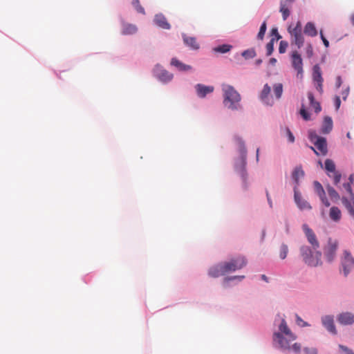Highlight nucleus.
<instances>
[{
  "label": "nucleus",
  "mask_w": 354,
  "mask_h": 354,
  "mask_svg": "<svg viewBox=\"0 0 354 354\" xmlns=\"http://www.w3.org/2000/svg\"><path fill=\"white\" fill-rule=\"evenodd\" d=\"M232 46L230 44H223L215 47L213 50L216 53H225L232 49Z\"/></svg>",
  "instance_id": "35"
},
{
  "label": "nucleus",
  "mask_w": 354,
  "mask_h": 354,
  "mask_svg": "<svg viewBox=\"0 0 354 354\" xmlns=\"http://www.w3.org/2000/svg\"><path fill=\"white\" fill-rule=\"evenodd\" d=\"M351 19L352 24L354 26V14L352 15Z\"/></svg>",
  "instance_id": "64"
},
{
  "label": "nucleus",
  "mask_w": 354,
  "mask_h": 354,
  "mask_svg": "<svg viewBox=\"0 0 354 354\" xmlns=\"http://www.w3.org/2000/svg\"><path fill=\"white\" fill-rule=\"evenodd\" d=\"M308 138L315 147H310V149L317 156H326L328 153L327 142L325 138L319 136L315 131L310 130L308 131Z\"/></svg>",
  "instance_id": "7"
},
{
  "label": "nucleus",
  "mask_w": 354,
  "mask_h": 354,
  "mask_svg": "<svg viewBox=\"0 0 354 354\" xmlns=\"http://www.w3.org/2000/svg\"><path fill=\"white\" fill-rule=\"evenodd\" d=\"M241 55L245 59H252V58H254V57H256L257 53L254 48H250V49L244 50L241 53Z\"/></svg>",
  "instance_id": "37"
},
{
  "label": "nucleus",
  "mask_w": 354,
  "mask_h": 354,
  "mask_svg": "<svg viewBox=\"0 0 354 354\" xmlns=\"http://www.w3.org/2000/svg\"><path fill=\"white\" fill-rule=\"evenodd\" d=\"M300 115L303 118V119L306 121L310 120V113L306 111V108L304 105H302L301 109H300Z\"/></svg>",
  "instance_id": "42"
},
{
  "label": "nucleus",
  "mask_w": 354,
  "mask_h": 354,
  "mask_svg": "<svg viewBox=\"0 0 354 354\" xmlns=\"http://www.w3.org/2000/svg\"><path fill=\"white\" fill-rule=\"evenodd\" d=\"M288 44L286 41H281L279 47V53H284L286 51Z\"/></svg>",
  "instance_id": "43"
},
{
  "label": "nucleus",
  "mask_w": 354,
  "mask_h": 354,
  "mask_svg": "<svg viewBox=\"0 0 354 354\" xmlns=\"http://www.w3.org/2000/svg\"><path fill=\"white\" fill-rule=\"evenodd\" d=\"M296 322L297 325L304 327L308 326V324L307 322H304L299 315H296Z\"/></svg>",
  "instance_id": "46"
},
{
  "label": "nucleus",
  "mask_w": 354,
  "mask_h": 354,
  "mask_svg": "<svg viewBox=\"0 0 354 354\" xmlns=\"http://www.w3.org/2000/svg\"><path fill=\"white\" fill-rule=\"evenodd\" d=\"M349 87H347L342 92V96L344 100H346L349 94Z\"/></svg>",
  "instance_id": "52"
},
{
  "label": "nucleus",
  "mask_w": 354,
  "mask_h": 354,
  "mask_svg": "<svg viewBox=\"0 0 354 354\" xmlns=\"http://www.w3.org/2000/svg\"><path fill=\"white\" fill-rule=\"evenodd\" d=\"M183 40L185 44L189 47H190L192 49L197 50L199 48V45L197 43L195 37L185 36L183 37Z\"/></svg>",
  "instance_id": "31"
},
{
  "label": "nucleus",
  "mask_w": 354,
  "mask_h": 354,
  "mask_svg": "<svg viewBox=\"0 0 354 354\" xmlns=\"http://www.w3.org/2000/svg\"><path fill=\"white\" fill-rule=\"evenodd\" d=\"M333 127L332 118L329 116H326L322 124L321 132L324 134H328L332 131Z\"/></svg>",
  "instance_id": "24"
},
{
  "label": "nucleus",
  "mask_w": 354,
  "mask_h": 354,
  "mask_svg": "<svg viewBox=\"0 0 354 354\" xmlns=\"http://www.w3.org/2000/svg\"><path fill=\"white\" fill-rule=\"evenodd\" d=\"M275 41L274 38H272L270 41L266 44V55L270 56L274 50V43Z\"/></svg>",
  "instance_id": "39"
},
{
  "label": "nucleus",
  "mask_w": 354,
  "mask_h": 354,
  "mask_svg": "<svg viewBox=\"0 0 354 354\" xmlns=\"http://www.w3.org/2000/svg\"><path fill=\"white\" fill-rule=\"evenodd\" d=\"M245 277L244 276H234V277H225L224 279V283H227L229 282L231 280H233V279H239V280H241L244 278Z\"/></svg>",
  "instance_id": "51"
},
{
  "label": "nucleus",
  "mask_w": 354,
  "mask_h": 354,
  "mask_svg": "<svg viewBox=\"0 0 354 354\" xmlns=\"http://www.w3.org/2000/svg\"><path fill=\"white\" fill-rule=\"evenodd\" d=\"M288 31L290 35L291 44H295L298 48L303 46L304 43V37L302 34L301 23L298 21L295 26L290 25Z\"/></svg>",
  "instance_id": "8"
},
{
  "label": "nucleus",
  "mask_w": 354,
  "mask_h": 354,
  "mask_svg": "<svg viewBox=\"0 0 354 354\" xmlns=\"http://www.w3.org/2000/svg\"><path fill=\"white\" fill-rule=\"evenodd\" d=\"M342 201L349 214L354 216V195L349 196L348 198L343 196Z\"/></svg>",
  "instance_id": "22"
},
{
  "label": "nucleus",
  "mask_w": 354,
  "mask_h": 354,
  "mask_svg": "<svg viewBox=\"0 0 354 354\" xmlns=\"http://www.w3.org/2000/svg\"><path fill=\"white\" fill-rule=\"evenodd\" d=\"M304 32L306 35L310 37H315L317 35V30L315 26L312 22H308L306 24Z\"/></svg>",
  "instance_id": "29"
},
{
  "label": "nucleus",
  "mask_w": 354,
  "mask_h": 354,
  "mask_svg": "<svg viewBox=\"0 0 354 354\" xmlns=\"http://www.w3.org/2000/svg\"><path fill=\"white\" fill-rule=\"evenodd\" d=\"M308 98L310 101V104L314 103L315 102L313 94L311 92L308 93Z\"/></svg>",
  "instance_id": "56"
},
{
  "label": "nucleus",
  "mask_w": 354,
  "mask_h": 354,
  "mask_svg": "<svg viewBox=\"0 0 354 354\" xmlns=\"http://www.w3.org/2000/svg\"><path fill=\"white\" fill-rule=\"evenodd\" d=\"M294 198L297 207L301 210H310L312 209L310 203L302 198L297 187H294Z\"/></svg>",
  "instance_id": "13"
},
{
  "label": "nucleus",
  "mask_w": 354,
  "mask_h": 354,
  "mask_svg": "<svg viewBox=\"0 0 354 354\" xmlns=\"http://www.w3.org/2000/svg\"><path fill=\"white\" fill-rule=\"evenodd\" d=\"M300 253L304 262L309 266L316 267L321 264L322 252L318 250L313 251L308 246L300 248Z\"/></svg>",
  "instance_id": "6"
},
{
  "label": "nucleus",
  "mask_w": 354,
  "mask_h": 354,
  "mask_svg": "<svg viewBox=\"0 0 354 354\" xmlns=\"http://www.w3.org/2000/svg\"><path fill=\"white\" fill-rule=\"evenodd\" d=\"M322 322L324 327L331 333L336 334L337 330L334 324L333 317L326 315L322 318Z\"/></svg>",
  "instance_id": "20"
},
{
  "label": "nucleus",
  "mask_w": 354,
  "mask_h": 354,
  "mask_svg": "<svg viewBox=\"0 0 354 354\" xmlns=\"http://www.w3.org/2000/svg\"><path fill=\"white\" fill-rule=\"evenodd\" d=\"M348 179H349V180H350V182H349V183H350L351 184H352V183H353V176H352V175H351V176H349V178H348Z\"/></svg>",
  "instance_id": "63"
},
{
  "label": "nucleus",
  "mask_w": 354,
  "mask_h": 354,
  "mask_svg": "<svg viewBox=\"0 0 354 354\" xmlns=\"http://www.w3.org/2000/svg\"><path fill=\"white\" fill-rule=\"evenodd\" d=\"M337 245V241L329 239L328 244L324 248V254L329 262L334 259Z\"/></svg>",
  "instance_id": "12"
},
{
  "label": "nucleus",
  "mask_w": 354,
  "mask_h": 354,
  "mask_svg": "<svg viewBox=\"0 0 354 354\" xmlns=\"http://www.w3.org/2000/svg\"><path fill=\"white\" fill-rule=\"evenodd\" d=\"M279 329V332L273 335L274 342H277L280 348L290 350V343L297 339V335L292 333L284 319H282Z\"/></svg>",
  "instance_id": "2"
},
{
  "label": "nucleus",
  "mask_w": 354,
  "mask_h": 354,
  "mask_svg": "<svg viewBox=\"0 0 354 354\" xmlns=\"http://www.w3.org/2000/svg\"><path fill=\"white\" fill-rule=\"evenodd\" d=\"M304 352L305 354H317V351L315 348L306 347L304 348Z\"/></svg>",
  "instance_id": "50"
},
{
  "label": "nucleus",
  "mask_w": 354,
  "mask_h": 354,
  "mask_svg": "<svg viewBox=\"0 0 354 354\" xmlns=\"http://www.w3.org/2000/svg\"><path fill=\"white\" fill-rule=\"evenodd\" d=\"M271 34L274 36L273 38L275 39V41H278L281 38V36L279 34L278 30L277 28H273L271 30Z\"/></svg>",
  "instance_id": "47"
},
{
  "label": "nucleus",
  "mask_w": 354,
  "mask_h": 354,
  "mask_svg": "<svg viewBox=\"0 0 354 354\" xmlns=\"http://www.w3.org/2000/svg\"><path fill=\"white\" fill-rule=\"evenodd\" d=\"M304 176V171L301 166L296 167L292 171V178L295 183V186L298 188L299 185V179Z\"/></svg>",
  "instance_id": "26"
},
{
  "label": "nucleus",
  "mask_w": 354,
  "mask_h": 354,
  "mask_svg": "<svg viewBox=\"0 0 354 354\" xmlns=\"http://www.w3.org/2000/svg\"><path fill=\"white\" fill-rule=\"evenodd\" d=\"M261 63H262V60H261V59H257V60L255 61V64H256L257 65H260Z\"/></svg>",
  "instance_id": "62"
},
{
  "label": "nucleus",
  "mask_w": 354,
  "mask_h": 354,
  "mask_svg": "<svg viewBox=\"0 0 354 354\" xmlns=\"http://www.w3.org/2000/svg\"><path fill=\"white\" fill-rule=\"evenodd\" d=\"M343 187L345 189V190L348 192L349 196L354 195L352 191L351 184L350 183H344Z\"/></svg>",
  "instance_id": "48"
},
{
  "label": "nucleus",
  "mask_w": 354,
  "mask_h": 354,
  "mask_svg": "<svg viewBox=\"0 0 354 354\" xmlns=\"http://www.w3.org/2000/svg\"><path fill=\"white\" fill-rule=\"evenodd\" d=\"M155 24L163 29H169L170 24L167 22L166 17L162 15H156L154 18Z\"/></svg>",
  "instance_id": "25"
},
{
  "label": "nucleus",
  "mask_w": 354,
  "mask_h": 354,
  "mask_svg": "<svg viewBox=\"0 0 354 354\" xmlns=\"http://www.w3.org/2000/svg\"><path fill=\"white\" fill-rule=\"evenodd\" d=\"M223 270L226 273L234 272L245 267L247 264V260L243 256H239L234 259H232L229 261L223 263Z\"/></svg>",
  "instance_id": "9"
},
{
  "label": "nucleus",
  "mask_w": 354,
  "mask_h": 354,
  "mask_svg": "<svg viewBox=\"0 0 354 354\" xmlns=\"http://www.w3.org/2000/svg\"><path fill=\"white\" fill-rule=\"evenodd\" d=\"M137 30V27L133 24L124 23L122 25V33L123 35H133L135 34Z\"/></svg>",
  "instance_id": "28"
},
{
  "label": "nucleus",
  "mask_w": 354,
  "mask_h": 354,
  "mask_svg": "<svg viewBox=\"0 0 354 354\" xmlns=\"http://www.w3.org/2000/svg\"><path fill=\"white\" fill-rule=\"evenodd\" d=\"M269 62L270 64L274 66L277 62V59L275 58H270Z\"/></svg>",
  "instance_id": "58"
},
{
  "label": "nucleus",
  "mask_w": 354,
  "mask_h": 354,
  "mask_svg": "<svg viewBox=\"0 0 354 354\" xmlns=\"http://www.w3.org/2000/svg\"><path fill=\"white\" fill-rule=\"evenodd\" d=\"M326 189L330 198L335 202L338 201L340 199L339 194L329 184L326 185Z\"/></svg>",
  "instance_id": "33"
},
{
  "label": "nucleus",
  "mask_w": 354,
  "mask_h": 354,
  "mask_svg": "<svg viewBox=\"0 0 354 354\" xmlns=\"http://www.w3.org/2000/svg\"><path fill=\"white\" fill-rule=\"evenodd\" d=\"M287 135H288L289 141L290 142H294L295 137L289 129H287Z\"/></svg>",
  "instance_id": "54"
},
{
  "label": "nucleus",
  "mask_w": 354,
  "mask_h": 354,
  "mask_svg": "<svg viewBox=\"0 0 354 354\" xmlns=\"http://www.w3.org/2000/svg\"><path fill=\"white\" fill-rule=\"evenodd\" d=\"M329 217L332 221L335 222L339 221L342 218L341 210L337 207H332L330 209Z\"/></svg>",
  "instance_id": "27"
},
{
  "label": "nucleus",
  "mask_w": 354,
  "mask_h": 354,
  "mask_svg": "<svg viewBox=\"0 0 354 354\" xmlns=\"http://www.w3.org/2000/svg\"><path fill=\"white\" fill-rule=\"evenodd\" d=\"M341 263L344 271V274L346 277L351 271L354 270V258L350 252L347 250L344 251Z\"/></svg>",
  "instance_id": "10"
},
{
  "label": "nucleus",
  "mask_w": 354,
  "mask_h": 354,
  "mask_svg": "<svg viewBox=\"0 0 354 354\" xmlns=\"http://www.w3.org/2000/svg\"><path fill=\"white\" fill-rule=\"evenodd\" d=\"M171 64L175 67H176L180 71H189L192 68L189 65H186L182 63L180 61L177 59L176 58H172L171 60Z\"/></svg>",
  "instance_id": "30"
},
{
  "label": "nucleus",
  "mask_w": 354,
  "mask_h": 354,
  "mask_svg": "<svg viewBox=\"0 0 354 354\" xmlns=\"http://www.w3.org/2000/svg\"><path fill=\"white\" fill-rule=\"evenodd\" d=\"M195 88L198 96L201 98H203L207 94L212 93L214 89L212 86H205L201 84H196Z\"/></svg>",
  "instance_id": "21"
},
{
  "label": "nucleus",
  "mask_w": 354,
  "mask_h": 354,
  "mask_svg": "<svg viewBox=\"0 0 354 354\" xmlns=\"http://www.w3.org/2000/svg\"><path fill=\"white\" fill-rule=\"evenodd\" d=\"M302 229L307 237L308 242L311 244L313 250H317L319 248V243L313 231L306 224H304L302 225Z\"/></svg>",
  "instance_id": "14"
},
{
  "label": "nucleus",
  "mask_w": 354,
  "mask_h": 354,
  "mask_svg": "<svg viewBox=\"0 0 354 354\" xmlns=\"http://www.w3.org/2000/svg\"><path fill=\"white\" fill-rule=\"evenodd\" d=\"M283 93V84L277 83L273 86V95L271 94V87L266 84L260 93V100L266 105L272 106L275 100H279Z\"/></svg>",
  "instance_id": "4"
},
{
  "label": "nucleus",
  "mask_w": 354,
  "mask_h": 354,
  "mask_svg": "<svg viewBox=\"0 0 354 354\" xmlns=\"http://www.w3.org/2000/svg\"><path fill=\"white\" fill-rule=\"evenodd\" d=\"M266 29H267V24H266V21H264L261 27H260V29H259V33L257 35V39H259V40H263V38H264V35H265V33H266Z\"/></svg>",
  "instance_id": "38"
},
{
  "label": "nucleus",
  "mask_w": 354,
  "mask_h": 354,
  "mask_svg": "<svg viewBox=\"0 0 354 354\" xmlns=\"http://www.w3.org/2000/svg\"><path fill=\"white\" fill-rule=\"evenodd\" d=\"M292 67L297 71V76L298 78L301 79L303 77V61L301 55L297 51L292 53Z\"/></svg>",
  "instance_id": "11"
},
{
  "label": "nucleus",
  "mask_w": 354,
  "mask_h": 354,
  "mask_svg": "<svg viewBox=\"0 0 354 354\" xmlns=\"http://www.w3.org/2000/svg\"><path fill=\"white\" fill-rule=\"evenodd\" d=\"M324 168L327 172L331 173L336 171L335 164L331 159H326L324 162Z\"/></svg>",
  "instance_id": "34"
},
{
  "label": "nucleus",
  "mask_w": 354,
  "mask_h": 354,
  "mask_svg": "<svg viewBox=\"0 0 354 354\" xmlns=\"http://www.w3.org/2000/svg\"><path fill=\"white\" fill-rule=\"evenodd\" d=\"M279 329V332L273 335L274 342H277L280 348L290 350V343L297 339V335L292 333L284 319H282Z\"/></svg>",
  "instance_id": "3"
},
{
  "label": "nucleus",
  "mask_w": 354,
  "mask_h": 354,
  "mask_svg": "<svg viewBox=\"0 0 354 354\" xmlns=\"http://www.w3.org/2000/svg\"><path fill=\"white\" fill-rule=\"evenodd\" d=\"M256 158H257V161L258 162L259 158V148H257V149Z\"/></svg>",
  "instance_id": "59"
},
{
  "label": "nucleus",
  "mask_w": 354,
  "mask_h": 354,
  "mask_svg": "<svg viewBox=\"0 0 354 354\" xmlns=\"http://www.w3.org/2000/svg\"><path fill=\"white\" fill-rule=\"evenodd\" d=\"M327 175L329 178L333 179L334 185H337L340 182L342 174L338 171L331 173L327 172Z\"/></svg>",
  "instance_id": "36"
},
{
  "label": "nucleus",
  "mask_w": 354,
  "mask_h": 354,
  "mask_svg": "<svg viewBox=\"0 0 354 354\" xmlns=\"http://www.w3.org/2000/svg\"><path fill=\"white\" fill-rule=\"evenodd\" d=\"M261 279H262L263 280H264L265 281H266V282H268V277H267L265 274H262V275H261Z\"/></svg>",
  "instance_id": "60"
},
{
  "label": "nucleus",
  "mask_w": 354,
  "mask_h": 354,
  "mask_svg": "<svg viewBox=\"0 0 354 354\" xmlns=\"http://www.w3.org/2000/svg\"><path fill=\"white\" fill-rule=\"evenodd\" d=\"M313 185H314L315 192L319 197L322 203L325 206L329 207L330 204L326 196V192H325L322 184L318 181H314Z\"/></svg>",
  "instance_id": "17"
},
{
  "label": "nucleus",
  "mask_w": 354,
  "mask_h": 354,
  "mask_svg": "<svg viewBox=\"0 0 354 354\" xmlns=\"http://www.w3.org/2000/svg\"><path fill=\"white\" fill-rule=\"evenodd\" d=\"M310 106L315 109V113H318L322 111V107L320 104L315 101L314 103H312Z\"/></svg>",
  "instance_id": "49"
},
{
  "label": "nucleus",
  "mask_w": 354,
  "mask_h": 354,
  "mask_svg": "<svg viewBox=\"0 0 354 354\" xmlns=\"http://www.w3.org/2000/svg\"><path fill=\"white\" fill-rule=\"evenodd\" d=\"M340 103H341V101H340L339 97L336 96V97H335V106H336L337 109H338L339 108Z\"/></svg>",
  "instance_id": "57"
},
{
  "label": "nucleus",
  "mask_w": 354,
  "mask_h": 354,
  "mask_svg": "<svg viewBox=\"0 0 354 354\" xmlns=\"http://www.w3.org/2000/svg\"><path fill=\"white\" fill-rule=\"evenodd\" d=\"M279 329V332L273 335L274 342H277L280 348L290 350V343L297 339V335L292 333L284 319H282Z\"/></svg>",
  "instance_id": "1"
},
{
  "label": "nucleus",
  "mask_w": 354,
  "mask_h": 354,
  "mask_svg": "<svg viewBox=\"0 0 354 354\" xmlns=\"http://www.w3.org/2000/svg\"><path fill=\"white\" fill-rule=\"evenodd\" d=\"M337 319L340 324L351 325L354 323V315L350 312L342 313L337 315Z\"/></svg>",
  "instance_id": "19"
},
{
  "label": "nucleus",
  "mask_w": 354,
  "mask_h": 354,
  "mask_svg": "<svg viewBox=\"0 0 354 354\" xmlns=\"http://www.w3.org/2000/svg\"><path fill=\"white\" fill-rule=\"evenodd\" d=\"M342 84V77L340 76H337L336 77L335 86L339 88Z\"/></svg>",
  "instance_id": "55"
},
{
  "label": "nucleus",
  "mask_w": 354,
  "mask_h": 354,
  "mask_svg": "<svg viewBox=\"0 0 354 354\" xmlns=\"http://www.w3.org/2000/svg\"><path fill=\"white\" fill-rule=\"evenodd\" d=\"M208 274L210 277L214 278L225 274L226 272L223 270V263L210 268Z\"/></svg>",
  "instance_id": "23"
},
{
  "label": "nucleus",
  "mask_w": 354,
  "mask_h": 354,
  "mask_svg": "<svg viewBox=\"0 0 354 354\" xmlns=\"http://www.w3.org/2000/svg\"><path fill=\"white\" fill-rule=\"evenodd\" d=\"M313 78L314 82L317 84L316 88L319 93L323 92V78L322 76V71L319 65H315L313 69Z\"/></svg>",
  "instance_id": "15"
},
{
  "label": "nucleus",
  "mask_w": 354,
  "mask_h": 354,
  "mask_svg": "<svg viewBox=\"0 0 354 354\" xmlns=\"http://www.w3.org/2000/svg\"><path fill=\"white\" fill-rule=\"evenodd\" d=\"M156 77L162 82H168L173 78V75L167 71L162 69L159 65H157L154 69Z\"/></svg>",
  "instance_id": "16"
},
{
  "label": "nucleus",
  "mask_w": 354,
  "mask_h": 354,
  "mask_svg": "<svg viewBox=\"0 0 354 354\" xmlns=\"http://www.w3.org/2000/svg\"><path fill=\"white\" fill-rule=\"evenodd\" d=\"M295 0H281L280 1V12L282 14L283 19L285 21L289 17L290 8Z\"/></svg>",
  "instance_id": "18"
},
{
  "label": "nucleus",
  "mask_w": 354,
  "mask_h": 354,
  "mask_svg": "<svg viewBox=\"0 0 354 354\" xmlns=\"http://www.w3.org/2000/svg\"><path fill=\"white\" fill-rule=\"evenodd\" d=\"M320 37H321V39L324 44V46L328 48L329 46V42L326 39V37L324 36L323 35V32L321 30L320 31Z\"/></svg>",
  "instance_id": "53"
},
{
  "label": "nucleus",
  "mask_w": 354,
  "mask_h": 354,
  "mask_svg": "<svg viewBox=\"0 0 354 354\" xmlns=\"http://www.w3.org/2000/svg\"><path fill=\"white\" fill-rule=\"evenodd\" d=\"M339 348L341 349L342 353L341 354H354L353 351L348 348V347L343 346V345H339Z\"/></svg>",
  "instance_id": "44"
},
{
  "label": "nucleus",
  "mask_w": 354,
  "mask_h": 354,
  "mask_svg": "<svg viewBox=\"0 0 354 354\" xmlns=\"http://www.w3.org/2000/svg\"><path fill=\"white\" fill-rule=\"evenodd\" d=\"M266 195H267V198H268V203L270 204V206L272 207V201H270L268 192H267Z\"/></svg>",
  "instance_id": "61"
},
{
  "label": "nucleus",
  "mask_w": 354,
  "mask_h": 354,
  "mask_svg": "<svg viewBox=\"0 0 354 354\" xmlns=\"http://www.w3.org/2000/svg\"><path fill=\"white\" fill-rule=\"evenodd\" d=\"M222 90L223 91V103L225 106L232 110L240 109L241 95L235 88L232 86L223 84Z\"/></svg>",
  "instance_id": "5"
},
{
  "label": "nucleus",
  "mask_w": 354,
  "mask_h": 354,
  "mask_svg": "<svg viewBox=\"0 0 354 354\" xmlns=\"http://www.w3.org/2000/svg\"><path fill=\"white\" fill-rule=\"evenodd\" d=\"M291 348L295 353L299 354L301 352V345L299 343H295L292 346H290V349Z\"/></svg>",
  "instance_id": "45"
},
{
  "label": "nucleus",
  "mask_w": 354,
  "mask_h": 354,
  "mask_svg": "<svg viewBox=\"0 0 354 354\" xmlns=\"http://www.w3.org/2000/svg\"><path fill=\"white\" fill-rule=\"evenodd\" d=\"M288 252V248L286 244H282L280 248L279 257L281 259L286 258Z\"/></svg>",
  "instance_id": "41"
},
{
  "label": "nucleus",
  "mask_w": 354,
  "mask_h": 354,
  "mask_svg": "<svg viewBox=\"0 0 354 354\" xmlns=\"http://www.w3.org/2000/svg\"><path fill=\"white\" fill-rule=\"evenodd\" d=\"M235 140L239 147L241 156L242 158L245 160L246 158V156H247V150L245 147L244 142L239 137H236Z\"/></svg>",
  "instance_id": "32"
},
{
  "label": "nucleus",
  "mask_w": 354,
  "mask_h": 354,
  "mask_svg": "<svg viewBox=\"0 0 354 354\" xmlns=\"http://www.w3.org/2000/svg\"><path fill=\"white\" fill-rule=\"evenodd\" d=\"M132 4L138 12L143 15L145 13L144 8L140 3V0H133Z\"/></svg>",
  "instance_id": "40"
}]
</instances>
